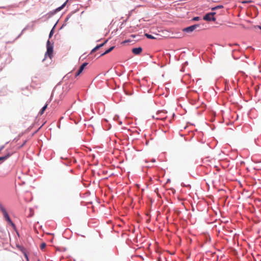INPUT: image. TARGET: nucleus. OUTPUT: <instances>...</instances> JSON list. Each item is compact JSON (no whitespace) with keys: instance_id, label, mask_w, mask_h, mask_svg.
I'll return each instance as SVG.
<instances>
[{"instance_id":"obj_1","label":"nucleus","mask_w":261,"mask_h":261,"mask_svg":"<svg viewBox=\"0 0 261 261\" xmlns=\"http://www.w3.org/2000/svg\"><path fill=\"white\" fill-rule=\"evenodd\" d=\"M0 211L2 213L5 220L12 225H14V223L11 220L6 208L3 203L0 201Z\"/></svg>"},{"instance_id":"obj_2","label":"nucleus","mask_w":261,"mask_h":261,"mask_svg":"<svg viewBox=\"0 0 261 261\" xmlns=\"http://www.w3.org/2000/svg\"><path fill=\"white\" fill-rule=\"evenodd\" d=\"M0 211L2 213L5 220L12 225H14V223L11 220L6 208L3 203L0 201Z\"/></svg>"},{"instance_id":"obj_3","label":"nucleus","mask_w":261,"mask_h":261,"mask_svg":"<svg viewBox=\"0 0 261 261\" xmlns=\"http://www.w3.org/2000/svg\"><path fill=\"white\" fill-rule=\"evenodd\" d=\"M215 14V12L210 13L206 14L204 17L203 19L206 21H215L216 20L215 17H214V15Z\"/></svg>"},{"instance_id":"obj_4","label":"nucleus","mask_w":261,"mask_h":261,"mask_svg":"<svg viewBox=\"0 0 261 261\" xmlns=\"http://www.w3.org/2000/svg\"><path fill=\"white\" fill-rule=\"evenodd\" d=\"M53 53V47L52 46L49 44V41L48 40L47 42V51L46 53V55H47L48 57L51 58V56Z\"/></svg>"},{"instance_id":"obj_5","label":"nucleus","mask_w":261,"mask_h":261,"mask_svg":"<svg viewBox=\"0 0 261 261\" xmlns=\"http://www.w3.org/2000/svg\"><path fill=\"white\" fill-rule=\"evenodd\" d=\"M198 27H199V25H198V24H194L193 25H191L187 28H184L183 29V31L185 32H187V33H191V32H193L194 30H195Z\"/></svg>"},{"instance_id":"obj_6","label":"nucleus","mask_w":261,"mask_h":261,"mask_svg":"<svg viewBox=\"0 0 261 261\" xmlns=\"http://www.w3.org/2000/svg\"><path fill=\"white\" fill-rule=\"evenodd\" d=\"M88 63H84L80 67L79 69L78 70L77 72L75 74V77H77L79 76L83 71L85 67L87 66Z\"/></svg>"},{"instance_id":"obj_7","label":"nucleus","mask_w":261,"mask_h":261,"mask_svg":"<svg viewBox=\"0 0 261 261\" xmlns=\"http://www.w3.org/2000/svg\"><path fill=\"white\" fill-rule=\"evenodd\" d=\"M142 51V48L141 47L137 48H134L132 49V52L135 55H139Z\"/></svg>"},{"instance_id":"obj_8","label":"nucleus","mask_w":261,"mask_h":261,"mask_svg":"<svg viewBox=\"0 0 261 261\" xmlns=\"http://www.w3.org/2000/svg\"><path fill=\"white\" fill-rule=\"evenodd\" d=\"M162 114H165V113L164 112H160L156 114L155 119H161V120H163V119H166V117H163V116H162Z\"/></svg>"},{"instance_id":"obj_9","label":"nucleus","mask_w":261,"mask_h":261,"mask_svg":"<svg viewBox=\"0 0 261 261\" xmlns=\"http://www.w3.org/2000/svg\"><path fill=\"white\" fill-rule=\"evenodd\" d=\"M107 42V40L104 43H102V44H100L99 45H97L95 47H94L91 51V53H94L95 51H96V50H97L99 48H100V47H101L102 46H103L105 43Z\"/></svg>"},{"instance_id":"obj_10","label":"nucleus","mask_w":261,"mask_h":261,"mask_svg":"<svg viewBox=\"0 0 261 261\" xmlns=\"http://www.w3.org/2000/svg\"><path fill=\"white\" fill-rule=\"evenodd\" d=\"M114 46H112L111 47H110V48H109L108 49H107L106 51H105L103 53H102L101 55V56H103L106 54H107L109 53H110L112 50H113V49L114 48Z\"/></svg>"},{"instance_id":"obj_11","label":"nucleus","mask_w":261,"mask_h":261,"mask_svg":"<svg viewBox=\"0 0 261 261\" xmlns=\"http://www.w3.org/2000/svg\"><path fill=\"white\" fill-rule=\"evenodd\" d=\"M47 107V104H46L42 109L41 110H40V112H39V114L40 115H42L44 113V112L45 111V110L46 109Z\"/></svg>"},{"instance_id":"obj_12","label":"nucleus","mask_w":261,"mask_h":261,"mask_svg":"<svg viewBox=\"0 0 261 261\" xmlns=\"http://www.w3.org/2000/svg\"><path fill=\"white\" fill-rule=\"evenodd\" d=\"M10 156V154H8L7 155H6V156H2V157H0V161L6 160V159H7Z\"/></svg>"},{"instance_id":"obj_13","label":"nucleus","mask_w":261,"mask_h":261,"mask_svg":"<svg viewBox=\"0 0 261 261\" xmlns=\"http://www.w3.org/2000/svg\"><path fill=\"white\" fill-rule=\"evenodd\" d=\"M66 5V3H65L63 5H62V6L58 8L57 9H56V11H60L62 9H63V8L65 6V5Z\"/></svg>"},{"instance_id":"obj_14","label":"nucleus","mask_w":261,"mask_h":261,"mask_svg":"<svg viewBox=\"0 0 261 261\" xmlns=\"http://www.w3.org/2000/svg\"><path fill=\"white\" fill-rule=\"evenodd\" d=\"M145 36L148 38H149V39H154V37H153L151 35H149V34H145Z\"/></svg>"},{"instance_id":"obj_15","label":"nucleus","mask_w":261,"mask_h":261,"mask_svg":"<svg viewBox=\"0 0 261 261\" xmlns=\"http://www.w3.org/2000/svg\"><path fill=\"white\" fill-rule=\"evenodd\" d=\"M18 7H19V6L18 5H13L8 6V8L9 9L10 8H17Z\"/></svg>"},{"instance_id":"obj_16","label":"nucleus","mask_w":261,"mask_h":261,"mask_svg":"<svg viewBox=\"0 0 261 261\" xmlns=\"http://www.w3.org/2000/svg\"><path fill=\"white\" fill-rule=\"evenodd\" d=\"M27 141V140H25V141L23 142V143H22L20 146H18V149H19V148H20L22 147H23V146L25 144V143H26Z\"/></svg>"},{"instance_id":"obj_17","label":"nucleus","mask_w":261,"mask_h":261,"mask_svg":"<svg viewBox=\"0 0 261 261\" xmlns=\"http://www.w3.org/2000/svg\"><path fill=\"white\" fill-rule=\"evenodd\" d=\"M45 246H46L45 243H43L41 244L40 248L41 249H43L45 247Z\"/></svg>"},{"instance_id":"obj_18","label":"nucleus","mask_w":261,"mask_h":261,"mask_svg":"<svg viewBox=\"0 0 261 261\" xmlns=\"http://www.w3.org/2000/svg\"><path fill=\"white\" fill-rule=\"evenodd\" d=\"M54 28H53V29L51 30V31L50 32V33H49V38H51V37L52 36V35L54 34Z\"/></svg>"},{"instance_id":"obj_19","label":"nucleus","mask_w":261,"mask_h":261,"mask_svg":"<svg viewBox=\"0 0 261 261\" xmlns=\"http://www.w3.org/2000/svg\"><path fill=\"white\" fill-rule=\"evenodd\" d=\"M24 255L25 258H26L27 260L29 261V257H28V255H27L26 253H24Z\"/></svg>"},{"instance_id":"obj_20","label":"nucleus","mask_w":261,"mask_h":261,"mask_svg":"<svg viewBox=\"0 0 261 261\" xmlns=\"http://www.w3.org/2000/svg\"><path fill=\"white\" fill-rule=\"evenodd\" d=\"M222 7H223V6H218V7H215V8H213V9H214V10H215V9H217V8H222Z\"/></svg>"},{"instance_id":"obj_21","label":"nucleus","mask_w":261,"mask_h":261,"mask_svg":"<svg viewBox=\"0 0 261 261\" xmlns=\"http://www.w3.org/2000/svg\"><path fill=\"white\" fill-rule=\"evenodd\" d=\"M199 18L198 17H196L193 18L194 20H199Z\"/></svg>"},{"instance_id":"obj_22","label":"nucleus","mask_w":261,"mask_h":261,"mask_svg":"<svg viewBox=\"0 0 261 261\" xmlns=\"http://www.w3.org/2000/svg\"><path fill=\"white\" fill-rule=\"evenodd\" d=\"M129 42V40H125V41H124L123 42V43H124H124H126V42Z\"/></svg>"},{"instance_id":"obj_23","label":"nucleus","mask_w":261,"mask_h":261,"mask_svg":"<svg viewBox=\"0 0 261 261\" xmlns=\"http://www.w3.org/2000/svg\"><path fill=\"white\" fill-rule=\"evenodd\" d=\"M139 257H141L142 258V259H144V258L141 256H138Z\"/></svg>"},{"instance_id":"obj_24","label":"nucleus","mask_w":261,"mask_h":261,"mask_svg":"<svg viewBox=\"0 0 261 261\" xmlns=\"http://www.w3.org/2000/svg\"><path fill=\"white\" fill-rule=\"evenodd\" d=\"M258 28L261 30V27L260 26H258Z\"/></svg>"}]
</instances>
